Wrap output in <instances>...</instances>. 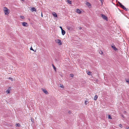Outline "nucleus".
<instances>
[{"instance_id":"39448f33","label":"nucleus","mask_w":129,"mask_h":129,"mask_svg":"<svg viewBox=\"0 0 129 129\" xmlns=\"http://www.w3.org/2000/svg\"><path fill=\"white\" fill-rule=\"evenodd\" d=\"M121 8H122L125 11H127L128 10V9H127L126 8H125V7L123 5L122 6Z\"/></svg>"},{"instance_id":"7c9ffc66","label":"nucleus","mask_w":129,"mask_h":129,"mask_svg":"<svg viewBox=\"0 0 129 129\" xmlns=\"http://www.w3.org/2000/svg\"><path fill=\"white\" fill-rule=\"evenodd\" d=\"M78 28H79V29L80 30H81V29H82V28L81 27H78Z\"/></svg>"},{"instance_id":"c9c22d12","label":"nucleus","mask_w":129,"mask_h":129,"mask_svg":"<svg viewBox=\"0 0 129 129\" xmlns=\"http://www.w3.org/2000/svg\"><path fill=\"white\" fill-rule=\"evenodd\" d=\"M21 0L22 1H24V0Z\"/></svg>"},{"instance_id":"5701e85b","label":"nucleus","mask_w":129,"mask_h":129,"mask_svg":"<svg viewBox=\"0 0 129 129\" xmlns=\"http://www.w3.org/2000/svg\"><path fill=\"white\" fill-rule=\"evenodd\" d=\"M108 118L109 119H111L112 118L111 116L110 115H109V116H108Z\"/></svg>"},{"instance_id":"f704fd0d","label":"nucleus","mask_w":129,"mask_h":129,"mask_svg":"<svg viewBox=\"0 0 129 129\" xmlns=\"http://www.w3.org/2000/svg\"><path fill=\"white\" fill-rule=\"evenodd\" d=\"M41 16L42 17H43V14H42V13H41Z\"/></svg>"},{"instance_id":"f3484780","label":"nucleus","mask_w":129,"mask_h":129,"mask_svg":"<svg viewBox=\"0 0 129 129\" xmlns=\"http://www.w3.org/2000/svg\"><path fill=\"white\" fill-rule=\"evenodd\" d=\"M118 4H119V6H120V7H121L123 5H122L121 4V3H120L119 2H118Z\"/></svg>"},{"instance_id":"0eeeda50","label":"nucleus","mask_w":129,"mask_h":129,"mask_svg":"<svg viewBox=\"0 0 129 129\" xmlns=\"http://www.w3.org/2000/svg\"><path fill=\"white\" fill-rule=\"evenodd\" d=\"M67 28L68 30H70V29H72V26H67Z\"/></svg>"},{"instance_id":"9b49d317","label":"nucleus","mask_w":129,"mask_h":129,"mask_svg":"<svg viewBox=\"0 0 129 129\" xmlns=\"http://www.w3.org/2000/svg\"><path fill=\"white\" fill-rule=\"evenodd\" d=\"M31 11L32 12H36V10L35 8L33 7L31 9Z\"/></svg>"},{"instance_id":"a211bd4d","label":"nucleus","mask_w":129,"mask_h":129,"mask_svg":"<svg viewBox=\"0 0 129 129\" xmlns=\"http://www.w3.org/2000/svg\"><path fill=\"white\" fill-rule=\"evenodd\" d=\"M6 93H10V90H9V89H8L6 91Z\"/></svg>"},{"instance_id":"4c0bfd02","label":"nucleus","mask_w":129,"mask_h":129,"mask_svg":"<svg viewBox=\"0 0 129 129\" xmlns=\"http://www.w3.org/2000/svg\"><path fill=\"white\" fill-rule=\"evenodd\" d=\"M70 111H69V113H70Z\"/></svg>"},{"instance_id":"c756f323","label":"nucleus","mask_w":129,"mask_h":129,"mask_svg":"<svg viewBox=\"0 0 129 129\" xmlns=\"http://www.w3.org/2000/svg\"><path fill=\"white\" fill-rule=\"evenodd\" d=\"M30 50H32L33 51H34V50L32 48V47H31V48H30Z\"/></svg>"},{"instance_id":"7ed1b4c3","label":"nucleus","mask_w":129,"mask_h":129,"mask_svg":"<svg viewBox=\"0 0 129 129\" xmlns=\"http://www.w3.org/2000/svg\"><path fill=\"white\" fill-rule=\"evenodd\" d=\"M101 15L102 17L104 19H105L106 20H107L108 19L107 17L105 15H103V14H102Z\"/></svg>"},{"instance_id":"4468645a","label":"nucleus","mask_w":129,"mask_h":129,"mask_svg":"<svg viewBox=\"0 0 129 129\" xmlns=\"http://www.w3.org/2000/svg\"><path fill=\"white\" fill-rule=\"evenodd\" d=\"M86 4L88 6H90L91 5L88 2H87L86 3Z\"/></svg>"},{"instance_id":"20e7f679","label":"nucleus","mask_w":129,"mask_h":129,"mask_svg":"<svg viewBox=\"0 0 129 129\" xmlns=\"http://www.w3.org/2000/svg\"><path fill=\"white\" fill-rule=\"evenodd\" d=\"M22 25L23 26H27L28 25V24L27 23L25 22H22Z\"/></svg>"},{"instance_id":"aec40b11","label":"nucleus","mask_w":129,"mask_h":129,"mask_svg":"<svg viewBox=\"0 0 129 129\" xmlns=\"http://www.w3.org/2000/svg\"><path fill=\"white\" fill-rule=\"evenodd\" d=\"M91 72L88 71V72H87V74L88 75H91L90 74H91Z\"/></svg>"},{"instance_id":"58836bf2","label":"nucleus","mask_w":129,"mask_h":129,"mask_svg":"<svg viewBox=\"0 0 129 129\" xmlns=\"http://www.w3.org/2000/svg\"><path fill=\"white\" fill-rule=\"evenodd\" d=\"M122 116L123 117V115H122Z\"/></svg>"},{"instance_id":"2f4dec72","label":"nucleus","mask_w":129,"mask_h":129,"mask_svg":"<svg viewBox=\"0 0 129 129\" xmlns=\"http://www.w3.org/2000/svg\"><path fill=\"white\" fill-rule=\"evenodd\" d=\"M101 2V3H102L104 1V0H100Z\"/></svg>"},{"instance_id":"c85d7f7f","label":"nucleus","mask_w":129,"mask_h":129,"mask_svg":"<svg viewBox=\"0 0 129 129\" xmlns=\"http://www.w3.org/2000/svg\"><path fill=\"white\" fill-rule=\"evenodd\" d=\"M126 82L128 83L129 84V80L128 79V80H126Z\"/></svg>"},{"instance_id":"cd10ccee","label":"nucleus","mask_w":129,"mask_h":129,"mask_svg":"<svg viewBox=\"0 0 129 129\" xmlns=\"http://www.w3.org/2000/svg\"><path fill=\"white\" fill-rule=\"evenodd\" d=\"M119 126L121 127H122V124H120L119 125Z\"/></svg>"},{"instance_id":"4be33fe9","label":"nucleus","mask_w":129,"mask_h":129,"mask_svg":"<svg viewBox=\"0 0 129 129\" xmlns=\"http://www.w3.org/2000/svg\"><path fill=\"white\" fill-rule=\"evenodd\" d=\"M8 79L11 80L12 81H13V78H12L10 77L8 78Z\"/></svg>"},{"instance_id":"6e6552de","label":"nucleus","mask_w":129,"mask_h":129,"mask_svg":"<svg viewBox=\"0 0 129 129\" xmlns=\"http://www.w3.org/2000/svg\"><path fill=\"white\" fill-rule=\"evenodd\" d=\"M111 47L112 48H113V49L115 51L117 50H118L114 46H111Z\"/></svg>"},{"instance_id":"f257e3e1","label":"nucleus","mask_w":129,"mask_h":129,"mask_svg":"<svg viewBox=\"0 0 129 129\" xmlns=\"http://www.w3.org/2000/svg\"><path fill=\"white\" fill-rule=\"evenodd\" d=\"M4 10L5 15H8L9 13V10L6 7H5L4 8Z\"/></svg>"},{"instance_id":"e433bc0d","label":"nucleus","mask_w":129,"mask_h":129,"mask_svg":"<svg viewBox=\"0 0 129 129\" xmlns=\"http://www.w3.org/2000/svg\"><path fill=\"white\" fill-rule=\"evenodd\" d=\"M126 129H129V127L127 128Z\"/></svg>"},{"instance_id":"9d476101","label":"nucleus","mask_w":129,"mask_h":129,"mask_svg":"<svg viewBox=\"0 0 129 129\" xmlns=\"http://www.w3.org/2000/svg\"><path fill=\"white\" fill-rule=\"evenodd\" d=\"M61 33L62 35H64L65 34L66 32L64 30L62 29V30H61Z\"/></svg>"},{"instance_id":"f8f14e48","label":"nucleus","mask_w":129,"mask_h":129,"mask_svg":"<svg viewBox=\"0 0 129 129\" xmlns=\"http://www.w3.org/2000/svg\"><path fill=\"white\" fill-rule=\"evenodd\" d=\"M52 15L54 16L55 17H56L57 16V15L56 13L55 12H53L52 13Z\"/></svg>"},{"instance_id":"b1692460","label":"nucleus","mask_w":129,"mask_h":129,"mask_svg":"<svg viewBox=\"0 0 129 129\" xmlns=\"http://www.w3.org/2000/svg\"><path fill=\"white\" fill-rule=\"evenodd\" d=\"M70 76L71 77H73L74 76V75L73 74H70Z\"/></svg>"},{"instance_id":"393cba45","label":"nucleus","mask_w":129,"mask_h":129,"mask_svg":"<svg viewBox=\"0 0 129 129\" xmlns=\"http://www.w3.org/2000/svg\"><path fill=\"white\" fill-rule=\"evenodd\" d=\"M52 66H53V69H54L55 70H56V68H55V67L54 66V65H53V64H52Z\"/></svg>"},{"instance_id":"1a4fd4ad","label":"nucleus","mask_w":129,"mask_h":129,"mask_svg":"<svg viewBox=\"0 0 129 129\" xmlns=\"http://www.w3.org/2000/svg\"><path fill=\"white\" fill-rule=\"evenodd\" d=\"M42 90L46 94H48V92L46 89H43Z\"/></svg>"},{"instance_id":"ddd939ff","label":"nucleus","mask_w":129,"mask_h":129,"mask_svg":"<svg viewBox=\"0 0 129 129\" xmlns=\"http://www.w3.org/2000/svg\"><path fill=\"white\" fill-rule=\"evenodd\" d=\"M98 98V96L97 95H95L94 98V100H96Z\"/></svg>"},{"instance_id":"72a5a7b5","label":"nucleus","mask_w":129,"mask_h":129,"mask_svg":"<svg viewBox=\"0 0 129 129\" xmlns=\"http://www.w3.org/2000/svg\"><path fill=\"white\" fill-rule=\"evenodd\" d=\"M60 28H61V30H62V27H61V26H60Z\"/></svg>"},{"instance_id":"6ab92c4d","label":"nucleus","mask_w":129,"mask_h":129,"mask_svg":"<svg viewBox=\"0 0 129 129\" xmlns=\"http://www.w3.org/2000/svg\"><path fill=\"white\" fill-rule=\"evenodd\" d=\"M88 103V102L87 101H85V105H86Z\"/></svg>"},{"instance_id":"bb28decb","label":"nucleus","mask_w":129,"mask_h":129,"mask_svg":"<svg viewBox=\"0 0 129 129\" xmlns=\"http://www.w3.org/2000/svg\"><path fill=\"white\" fill-rule=\"evenodd\" d=\"M99 53L101 54H102L103 53L102 51H99Z\"/></svg>"},{"instance_id":"412c9836","label":"nucleus","mask_w":129,"mask_h":129,"mask_svg":"<svg viewBox=\"0 0 129 129\" xmlns=\"http://www.w3.org/2000/svg\"><path fill=\"white\" fill-rule=\"evenodd\" d=\"M60 87L63 88H64V86L63 85L60 84Z\"/></svg>"},{"instance_id":"f03ea898","label":"nucleus","mask_w":129,"mask_h":129,"mask_svg":"<svg viewBox=\"0 0 129 129\" xmlns=\"http://www.w3.org/2000/svg\"><path fill=\"white\" fill-rule=\"evenodd\" d=\"M56 42L59 44V45H60L62 44V43L61 42V40L59 39H57L55 40Z\"/></svg>"},{"instance_id":"dca6fc26","label":"nucleus","mask_w":129,"mask_h":129,"mask_svg":"<svg viewBox=\"0 0 129 129\" xmlns=\"http://www.w3.org/2000/svg\"><path fill=\"white\" fill-rule=\"evenodd\" d=\"M16 126L17 127H20V124L19 123H16Z\"/></svg>"},{"instance_id":"2eb2a0df","label":"nucleus","mask_w":129,"mask_h":129,"mask_svg":"<svg viewBox=\"0 0 129 129\" xmlns=\"http://www.w3.org/2000/svg\"><path fill=\"white\" fill-rule=\"evenodd\" d=\"M67 2L70 4H72L71 1L69 0H67Z\"/></svg>"},{"instance_id":"423d86ee","label":"nucleus","mask_w":129,"mask_h":129,"mask_svg":"<svg viewBox=\"0 0 129 129\" xmlns=\"http://www.w3.org/2000/svg\"><path fill=\"white\" fill-rule=\"evenodd\" d=\"M76 12L79 14H81V11L79 9H77L76 10Z\"/></svg>"},{"instance_id":"a878e982","label":"nucleus","mask_w":129,"mask_h":129,"mask_svg":"<svg viewBox=\"0 0 129 129\" xmlns=\"http://www.w3.org/2000/svg\"><path fill=\"white\" fill-rule=\"evenodd\" d=\"M20 17L21 19H23L24 18V16H20Z\"/></svg>"},{"instance_id":"473e14b6","label":"nucleus","mask_w":129,"mask_h":129,"mask_svg":"<svg viewBox=\"0 0 129 129\" xmlns=\"http://www.w3.org/2000/svg\"><path fill=\"white\" fill-rule=\"evenodd\" d=\"M123 112L124 113H126V111H124Z\"/></svg>"}]
</instances>
